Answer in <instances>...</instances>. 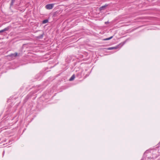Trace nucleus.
I'll use <instances>...</instances> for the list:
<instances>
[{"label":"nucleus","mask_w":160,"mask_h":160,"mask_svg":"<svg viewBox=\"0 0 160 160\" xmlns=\"http://www.w3.org/2000/svg\"><path fill=\"white\" fill-rule=\"evenodd\" d=\"M122 46V45H121V44H119L118 45L116 46L115 47H110L108 48L107 49L108 50H111L113 49H116L119 48H120Z\"/></svg>","instance_id":"nucleus-1"},{"label":"nucleus","mask_w":160,"mask_h":160,"mask_svg":"<svg viewBox=\"0 0 160 160\" xmlns=\"http://www.w3.org/2000/svg\"><path fill=\"white\" fill-rule=\"evenodd\" d=\"M54 4H49L46 5L45 8L47 9H52L54 7Z\"/></svg>","instance_id":"nucleus-2"},{"label":"nucleus","mask_w":160,"mask_h":160,"mask_svg":"<svg viewBox=\"0 0 160 160\" xmlns=\"http://www.w3.org/2000/svg\"><path fill=\"white\" fill-rule=\"evenodd\" d=\"M44 35V33L43 32H42V33L40 34V35L38 36H36V38L37 39H39L42 38Z\"/></svg>","instance_id":"nucleus-3"},{"label":"nucleus","mask_w":160,"mask_h":160,"mask_svg":"<svg viewBox=\"0 0 160 160\" xmlns=\"http://www.w3.org/2000/svg\"><path fill=\"white\" fill-rule=\"evenodd\" d=\"M18 54V53L15 52L14 53L10 54V55H9V56L12 58H13L16 57L17 56Z\"/></svg>","instance_id":"nucleus-4"},{"label":"nucleus","mask_w":160,"mask_h":160,"mask_svg":"<svg viewBox=\"0 0 160 160\" xmlns=\"http://www.w3.org/2000/svg\"><path fill=\"white\" fill-rule=\"evenodd\" d=\"M108 6V5H104L103 6H102L101 7H100V8H99V9H100V11H101V10H104L105 9V8L107 6Z\"/></svg>","instance_id":"nucleus-5"},{"label":"nucleus","mask_w":160,"mask_h":160,"mask_svg":"<svg viewBox=\"0 0 160 160\" xmlns=\"http://www.w3.org/2000/svg\"><path fill=\"white\" fill-rule=\"evenodd\" d=\"M75 78V76L74 74L73 75L72 77L69 79V80L70 81H72Z\"/></svg>","instance_id":"nucleus-6"},{"label":"nucleus","mask_w":160,"mask_h":160,"mask_svg":"<svg viewBox=\"0 0 160 160\" xmlns=\"http://www.w3.org/2000/svg\"><path fill=\"white\" fill-rule=\"evenodd\" d=\"M113 37V36H112L110 37L109 38L103 39V41H107V40H109L111 39Z\"/></svg>","instance_id":"nucleus-7"},{"label":"nucleus","mask_w":160,"mask_h":160,"mask_svg":"<svg viewBox=\"0 0 160 160\" xmlns=\"http://www.w3.org/2000/svg\"><path fill=\"white\" fill-rule=\"evenodd\" d=\"M10 28L9 27H8L3 29L4 32L7 31L9 30Z\"/></svg>","instance_id":"nucleus-8"},{"label":"nucleus","mask_w":160,"mask_h":160,"mask_svg":"<svg viewBox=\"0 0 160 160\" xmlns=\"http://www.w3.org/2000/svg\"><path fill=\"white\" fill-rule=\"evenodd\" d=\"M48 22V19H45L42 21V23L43 24H45L47 23Z\"/></svg>","instance_id":"nucleus-9"},{"label":"nucleus","mask_w":160,"mask_h":160,"mask_svg":"<svg viewBox=\"0 0 160 160\" xmlns=\"http://www.w3.org/2000/svg\"><path fill=\"white\" fill-rule=\"evenodd\" d=\"M15 0H12L11 2L10 3V6H12L13 5V3H14L15 2Z\"/></svg>","instance_id":"nucleus-10"},{"label":"nucleus","mask_w":160,"mask_h":160,"mask_svg":"<svg viewBox=\"0 0 160 160\" xmlns=\"http://www.w3.org/2000/svg\"><path fill=\"white\" fill-rule=\"evenodd\" d=\"M4 32L3 31V29L2 30H0V33H1V32Z\"/></svg>","instance_id":"nucleus-11"},{"label":"nucleus","mask_w":160,"mask_h":160,"mask_svg":"<svg viewBox=\"0 0 160 160\" xmlns=\"http://www.w3.org/2000/svg\"><path fill=\"white\" fill-rule=\"evenodd\" d=\"M108 23V22H105V24H107V23Z\"/></svg>","instance_id":"nucleus-12"}]
</instances>
